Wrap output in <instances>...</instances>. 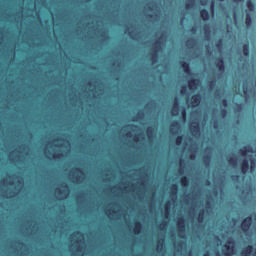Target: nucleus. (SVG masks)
Wrapping results in <instances>:
<instances>
[{"label":"nucleus","instance_id":"nucleus-1","mask_svg":"<svg viewBox=\"0 0 256 256\" xmlns=\"http://www.w3.org/2000/svg\"><path fill=\"white\" fill-rule=\"evenodd\" d=\"M82 237L81 240H76L73 244L69 245V251L72 256H83V248L79 245V243H85L83 240V234L81 232L76 231L72 234V237Z\"/></svg>","mask_w":256,"mask_h":256},{"label":"nucleus","instance_id":"nucleus-2","mask_svg":"<svg viewBox=\"0 0 256 256\" xmlns=\"http://www.w3.org/2000/svg\"><path fill=\"white\" fill-rule=\"evenodd\" d=\"M69 177L72 181V183H76L77 185L83 183L85 181V172L81 170V168H73L69 172Z\"/></svg>","mask_w":256,"mask_h":256},{"label":"nucleus","instance_id":"nucleus-3","mask_svg":"<svg viewBox=\"0 0 256 256\" xmlns=\"http://www.w3.org/2000/svg\"><path fill=\"white\" fill-rule=\"evenodd\" d=\"M176 227L178 229V237L180 239H186V229H187V224L185 221V217L179 216L176 218Z\"/></svg>","mask_w":256,"mask_h":256},{"label":"nucleus","instance_id":"nucleus-4","mask_svg":"<svg viewBox=\"0 0 256 256\" xmlns=\"http://www.w3.org/2000/svg\"><path fill=\"white\" fill-rule=\"evenodd\" d=\"M61 188L55 189V194L57 196V199L59 201H64V199H67L69 197V193H71V190L69 189V185L67 184H61Z\"/></svg>","mask_w":256,"mask_h":256},{"label":"nucleus","instance_id":"nucleus-5","mask_svg":"<svg viewBox=\"0 0 256 256\" xmlns=\"http://www.w3.org/2000/svg\"><path fill=\"white\" fill-rule=\"evenodd\" d=\"M223 253L225 256H231L235 253V242L229 240L223 246Z\"/></svg>","mask_w":256,"mask_h":256},{"label":"nucleus","instance_id":"nucleus-6","mask_svg":"<svg viewBox=\"0 0 256 256\" xmlns=\"http://www.w3.org/2000/svg\"><path fill=\"white\" fill-rule=\"evenodd\" d=\"M190 133L193 137H201V126L199 122L194 121L189 125Z\"/></svg>","mask_w":256,"mask_h":256},{"label":"nucleus","instance_id":"nucleus-7","mask_svg":"<svg viewBox=\"0 0 256 256\" xmlns=\"http://www.w3.org/2000/svg\"><path fill=\"white\" fill-rule=\"evenodd\" d=\"M251 225H253V217L248 216L241 223L243 233H247L251 229Z\"/></svg>","mask_w":256,"mask_h":256},{"label":"nucleus","instance_id":"nucleus-8","mask_svg":"<svg viewBox=\"0 0 256 256\" xmlns=\"http://www.w3.org/2000/svg\"><path fill=\"white\" fill-rule=\"evenodd\" d=\"M187 103L190 107H199L201 104V94H195L191 97L190 101L187 99Z\"/></svg>","mask_w":256,"mask_h":256},{"label":"nucleus","instance_id":"nucleus-9","mask_svg":"<svg viewBox=\"0 0 256 256\" xmlns=\"http://www.w3.org/2000/svg\"><path fill=\"white\" fill-rule=\"evenodd\" d=\"M179 131H181V124L179 121H173L170 125L171 135H179Z\"/></svg>","mask_w":256,"mask_h":256},{"label":"nucleus","instance_id":"nucleus-10","mask_svg":"<svg viewBox=\"0 0 256 256\" xmlns=\"http://www.w3.org/2000/svg\"><path fill=\"white\" fill-rule=\"evenodd\" d=\"M179 193V186L177 184H172L170 189V198L173 203H177V194Z\"/></svg>","mask_w":256,"mask_h":256},{"label":"nucleus","instance_id":"nucleus-11","mask_svg":"<svg viewBox=\"0 0 256 256\" xmlns=\"http://www.w3.org/2000/svg\"><path fill=\"white\" fill-rule=\"evenodd\" d=\"M200 84H201V80H199V79H190L188 81V87H189L190 91H197Z\"/></svg>","mask_w":256,"mask_h":256},{"label":"nucleus","instance_id":"nucleus-12","mask_svg":"<svg viewBox=\"0 0 256 256\" xmlns=\"http://www.w3.org/2000/svg\"><path fill=\"white\" fill-rule=\"evenodd\" d=\"M212 153L208 152L206 155L202 157V161L206 167V169H209L211 167V158H212Z\"/></svg>","mask_w":256,"mask_h":256},{"label":"nucleus","instance_id":"nucleus-13","mask_svg":"<svg viewBox=\"0 0 256 256\" xmlns=\"http://www.w3.org/2000/svg\"><path fill=\"white\" fill-rule=\"evenodd\" d=\"M215 65L220 73H225V61L223 58L216 59Z\"/></svg>","mask_w":256,"mask_h":256},{"label":"nucleus","instance_id":"nucleus-14","mask_svg":"<svg viewBox=\"0 0 256 256\" xmlns=\"http://www.w3.org/2000/svg\"><path fill=\"white\" fill-rule=\"evenodd\" d=\"M126 33H128L130 39H132L133 41H139V39H140L139 32H135V31L131 30V28H127Z\"/></svg>","mask_w":256,"mask_h":256},{"label":"nucleus","instance_id":"nucleus-15","mask_svg":"<svg viewBox=\"0 0 256 256\" xmlns=\"http://www.w3.org/2000/svg\"><path fill=\"white\" fill-rule=\"evenodd\" d=\"M143 119H145V112H143V110H140L136 113L135 116H133L132 121L134 123H137V121H143Z\"/></svg>","mask_w":256,"mask_h":256},{"label":"nucleus","instance_id":"nucleus-16","mask_svg":"<svg viewBox=\"0 0 256 256\" xmlns=\"http://www.w3.org/2000/svg\"><path fill=\"white\" fill-rule=\"evenodd\" d=\"M146 135L149 141H153V139H155V128H153V126L148 127L146 129Z\"/></svg>","mask_w":256,"mask_h":256},{"label":"nucleus","instance_id":"nucleus-17","mask_svg":"<svg viewBox=\"0 0 256 256\" xmlns=\"http://www.w3.org/2000/svg\"><path fill=\"white\" fill-rule=\"evenodd\" d=\"M203 31L206 41H209V39H211V26H209V24H205L203 26Z\"/></svg>","mask_w":256,"mask_h":256},{"label":"nucleus","instance_id":"nucleus-18","mask_svg":"<svg viewBox=\"0 0 256 256\" xmlns=\"http://www.w3.org/2000/svg\"><path fill=\"white\" fill-rule=\"evenodd\" d=\"M239 153L242 155V157H247L248 153H253V147L245 146L239 150Z\"/></svg>","mask_w":256,"mask_h":256},{"label":"nucleus","instance_id":"nucleus-19","mask_svg":"<svg viewBox=\"0 0 256 256\" xmlns=\"http://www.w3.org/2000/svg\"><path fill=\"white\" fill-rule=\"evenodd\" d=\"M248 171H249V160L244 159L241 165V172L243 175H247Z\"/></svg>","mask_w":256,"mask_h":256},{"label":"nucleus","instance_id":"nucleus-20","mask_svg":"<svg viewBox=\"0 0 256 256\" xmlns=\"http://www.w3.org/2000/svg\"><path fill=\"white\" fill-rule=\"evenodd\" d=\"M184 73H186V75H193V72H191V67L189 66V63L185 62V61H181L180 62Z\"/></svg>","mask_w":256,"mask_h":256},{"label":"nucleus","instance_id":"nucleus-21","mask_svg":"<svg viewBox=\"0 0 256 256\" xmlns=\"http://www.w3.org/2000/svg\"><path fill=\"white\" fill-rule=\"evenodd\" d=\"M228 164L233 167V169H237V167L239 166V160L237 159V157H230L228 158Z\"/></svg>","mask_w":256,"mask_h":256},{"label":"nucleus","instance_id":"nucleus-22","mask_svg":"<svg viewBox=\"0 0 256 256\" xmlns=\"http://www.w3.org/2000/svg\"><path fill=\"white\" fill-rule=\"evenodd\" d=\"M185 45L188 49H194L197 47V40H195V38L188 39Z\"/></svg>","mask_w":256,"mask_h":256},{"label":"nucleus","instance_id":"nucleus-23","mask_svg":"<svg viewBox=\"0 0 256 256\" xmlns=\"http://www.w3.org/2000/svg\"><path fill=\"white\" fill-rule=\"evenodd\" d=\"M133 231L135 235H140L141 231H143V224L141 222H135Z\"/></svg>","mask_w":256,"mask_h":256},{"label":"nucleus","instance_id":"nucleus-24","mask_svg":"<svg viewBox=\"0 0 256 256\" xmlns=\"http://www.w3.org/2000/svg\"><path fill=\"white\" fill-rule=\"evenodd\" d=\"M163 247H165V238L158 240L157 246H156L157 253H162Z\"/></svg>","mask_w":256,"mask_h":256},{"label":"nucleus","instance_id":"nucleus-25","mask_svg":"<svg viewBox=\"0 0 256 256\" xmlns=\"http://www.w3.org/2000/svg\"><path fill=\"white\" fill-rule=\"evenodd\" d=\"M251 253H253V246L248 245L241 251L242 256H251Z\"/></svg>","mask_w":256,"mask_h":256},{"label":"nucleus","instance_id":"nucleus-26","mask_svg":"<svg viewBox=\"0 0 256 256\" xmlns=\"http://www.w3.org/2000/svg\"><path fill=\"white\" fill-rule=\"evenodd\" d=\"M200 17L201 19H203V21H209L210 19L209 11H207V9H202L200 11Z\"/></svg>","mask_w":256,"mask_h":256},{"label":"nucleus","instance_id":"nucleus-27","mask_svg":"<svg viewBox=\"0 0 256 256\" xmlns=\"http://www.w3.org/2000/svg\"><path fill=\"white\" fill-rule=\"evenodd\" d=\"M15 181V175L13 176H8L7 179H3L1 181V183H4L6 185H10V186H13L14 185V182Z\"/></svg>","mask_w":256,"mask_h":256},{"label":"nucleus","instance_id":"nucleus-28","mask_svg":"<svg viewBox=\"0 0 256 256\" xmlns=\"http://www.w3.org/2000/svg\"><path fill=\"white\" fill-rule=\"evenodd\" d=\"M171 201H167L164 205V211H165V217H169V214L171 213Z\"/></svg>","mask_w":256,"mask_h":256},{"label":"nucleus","instance_id":"nucleus-29","mask_svg":"<svg viewBox=\"0 0 256 256\" xmlns=\"http://www.w3.org/2000/svg\"><path fill=\"white\" fill-rule=\"evenodd\" d=\"M198 223H203V221H205V209H201L198 213V219H197Z\"/></svg>","mask_w":256,"mask_h":256},{"label":"nucleus","instance_id":"nucleus-30","mask_svg":"<svg viewBox=\"0 0 256 256\" xmlns=\"http://www.w3.org/2000/svg\"><path fill=\"white\" fill-rule=\"evenodd\" d=\"M253 24V19L251 18V13L246 14V27L249 29Z\"/></svg>","mask_w":256,"mask_h":256},{"label":"nucleus","instance_id":"nucleus-31","mask_svg":"<svg viewBox=\"0 0 256 256\" xmlns=\"http://www.w3.org/2000/svg\"><path fill=\"white\" fill-rule=\"evenodd\" d=\"M154 47H158L161 49L163 47V35H161L154 43Z\"/></svg>","mask_w":256,"mask_h":256},{"label":"nucleus","instance_id":"nucleus-32","mask_svg":"<svg viewBox=\"0 0 256 256\" xmlns=\"http://www.w3.org/2000/svg\"><path fill=\"white\" fill-rule=\"evenodd\" d=\"M182 187H187L189 185V178L187 176H184L180 179Z\"/></svg>","mask_w":256,"mask_h":256},{"label":"nucleus","instance_id":"nucleus-33","mask_svg":"<svg viewBox=\"0 0 256 256\" xmlns=\"http://www.w3.org/2000/svg\"><path fill=\"white\" fill-rule=\"evenodd\" d=\"M171 115L173 117H177V115H179V106H172Z\"/></svg>","mask_w":256,"mask_h":256},{"label":"nucleus","instance_id":"nucleus-34","mask_svg":"<svg viewBox=\"0 0 256 256\" xmlns=\"http://www.w3.org/2000/svg\"><path fill=\"white\" fill-rule=\"evenodd\" d=\"M243 53L245 57H249V43L243 45Z\"/></svg>","mask_w":256,"mask_h":256},{"label":"nucleus","instance_id":"nucleus-35","mask_svg":"<svg viewBox=\"0 0 256 256\" xmlns=\"http://www.w3.org/2000/svg\"><path fill=\"white\" fill-rule=\"evenodd\" d=\"M195 7V2H186L185 8L187 11H191V9H194Z\"/></svg>","mask_w":256,"mask_h":256},{"label":"nucleus","instance_id":"nucleus-36","mask_svg":"<svg viewBox=\"0 0 256 256\" xmlns=\"http://www.w3.org/2000/svg\"><path fill=\"white\" fill-rule=\"evenodd\" d=\"M216 86H217V81H215V80H211V81L208 83V87H209L210 91H213Z\"/></svg>","mask_w":256,"mask_h":256},{"label":"nucleus","instance_id":"nucleus-37","mask_svg":"<svg viewBox=\"0 0 256 256\" xmlns=\"http://www.w3.org/2000/svg\"><path fill=\"white\" fill-rule=\"evenodd\" d=\"M246 5H247V8L249 9V11H255V4H253V2L251 0H248Z\"/></svg>","mask_w":256,"mask_h":256},{"label":"nucleus","instance_id":"nucleus-38","mask_svg":"<svg viewBox=\"0 0 256 256\" xmlns=\"http://www.w3.org/2000/svg\"><path fill=\"white\" fill-rule=\"evenodd\" d=\"M117 213H121V210L115 211L114 209H110L106 211V215L109 216H113V215H117Z\"/></svg>","mask_w":256,"mask_h":256},{"label":"nucleus","instance_id":"nucleus-39","mask_svg":"<svg viewBox=\"0 0 256 256\" xmlns=\"http://www.w3.org/2000/svg\"><path fill=\"white\" fill-rule=\"evenodd\" d=\"M158 229H160V231H167V222H162L158 225Z\"/></svg>","mask_w":256,"mask_h":256},{"label":"nucleus","instance_id":"nucleus-40","mask_svg":"<svg viewBox=\"0 0 256 256\" xmlns=\"http://www.w3.org/2000/svg\"><path fill=\"white\" fill-rule=\"evenodd\" d=\"M151 61H152L153 65H155V63H157L159 61V54L153 53L151 56Z\"/></svg>","mask_w":256,"mask_h":256},{"label":"nucleus","instance_id":"nucleus-41","mask_svg":"<svg viewBox=\"0 0 256 256\" xmlns=\"http://www.w3.org/2000/svg\"><path fill=\"white\" fill-rule=\"evenodd\" d=\"M179 175H185V169L183 168V159H180V168L178 170Z\"/></svg>","mask_w":256,"mask_h":256},{"label":"nucleus","instance_id":"nucleus-42","mask_svg":"<svg viewBox=\"0 0 256 256\" xmlns=\"http://www.w3.org/2000/svg\"><path fill=\"white\" fill-rule=\"evenodd\" d=\"M216 47L217 49H219V51L223 50V39H219L216 43Z\"/></svg>","mask_w":256,"mask_h":256},{"label":"nucleus","instance_id":"nucleus-43","mask_svg":"<svg viewBox=\"0 0 256 256\" xmlns=\"http://www.w3.org/2000/svg\"><path fill=\"white\" fill-rule=\"evenodd\" d=\"M140 137H142V139H145V137L143 136V134H136V135L133 136V141H134L135 143H139Z\"/></svg>","mask_w":256,"mask_h":256},{"label":"nucleus","instance_id":"nucleus-44","mask_svg":"<svg viewBox=\"0 0 256 256\" xmlns=\"http://www.w3.org/2000/svg\"><path fill=\"white\" fill-rule=\"evenodd\" d=\"M181 95H189V91L187 90V86H182L180 90Z\"/></svg>","mask_w":256,"mask_h":256},{"label":"nucleus","instance_id":"nucleus-45","mask_svg":"<svg viewBox=\"0 0 256 256\" xmlns=\"http://www.w3.org/2000/svg\"><path fill=\"white\" fill-rule=\"evenodd\" d=\"M243 93H244V95H248V93H249V88H247V82H244L243 83Z\"/></svg>","mask_w":256,"mask_h":256},{"label":"nucleus","instance_id":"nucleus-46","mask_svg":"<svg viewBox=\"0 0 256 256\" xmlns=\"http://www.w3.org/2000/svg\"><path fill=\"white\" fill-rule=\"evenodd\" d=\"M220 115H221L222 119H225V117H227V109H225V108L221 109Z\"/></svg>","mask_w":256,"mask_h":256},{"label":"nucleus","instance_id":"nucleus-47","mask_svg":"<svg viewBox=\"0 0 256 256\" xmlns=\"http://www.w3.org/2000/svg\"><path fill=\"white\" fill-rule=\"evenodd\" d=\"M182 119L184 123L187 121V110L185 108L182 109Z\"/></svg>","mask_w":256,"mask_h":256},{"label":"nucleus","instance_id":"nucleus-48","mask_svg":"<svg viewBox=\"0 0 256 256\" xmlns=\"http://www.w3.org/2000/svg\"><path fill=\"white\" fill-rule=\"evenodd\" d=\"M63 157L62 152L54 153L53 154V159H61Z\"/></svg>","mask_w":256,"mask_h":256},{"label":"nucleus","instance_id":"nucleus-49","mask_svg":"<svg viewBox=\"0 0 256 256\" xmlns=\"http://www.w3.org/2000/svg\"><path fill=\"white\" fill-rule=\"evenodd\" d=\"M183 143V136H177L176 138V145L179 147Z\"/></svg>","mask_w":256,"mask_h":256},{"label":"nucleus","instance_id":"nucleus-50","mask_svg":"<svg viewBox=\"0 0 256 256\" xmlns=\"http://www.w3.org/2000/svg\"><path fill=\"white\" fill-rule=\"evenodd\" d=\"M148 9L150 11H155V9H157V4L156 3L149 4Z\"/></svg>","mask_w":256,"mask_h":256},{"label":"nucleus","instance_id":"nucleus-51","mask_svg":"<svg viewBox=\"0 0 256 256\" xmlns=\"http://www.w3.org/2000/svg\"><path fill=\"white\" fill-rule=\"evenodd\" d=\"M213 128L214 129H219V120H217V119L213 120Z\"/></svg>","mask_w":256,"mask_h":256},{"label":"nucleus","instance_id":"nucleus-52","mask_svg":"<svg viewBox=\"0 0 256 256\" xmlns=\"http://www.w3.org/2000/svg\"><path fill=\"white\" fill-rule=\"evenodd\" d=\"M153 53L156 54V55H159V53L161 52V48L157 47V46H154L153 47Z\"/></svg>","mask_w":256,"mask_h":256},{"label":"nucleus","instance_id":"nucleus-53","mask_svg":"<svg viewBox=\"0 0 256 256\" xmlns=\"http://www.w3.org/2000/svg\"><path fill=\"white\" fill-rule=\"evenodd\" d=\"M183 245H185L183 242H178L176 244V248L179 249V251L183 250Z\"/></svg>","mask_w":256,"mask_h":256},{"label":"nucleus","instance_id":"nucleus-54","mask_svg":"<svg viewBox=\"0 0 256 256\" xmlns=\"http://www.w3.org/2000/svg\"><path fill=\"white\" fill-rule=\"evenodd\" d=\"M0 195L2 197H5L6 199H9V197H11V195L10 196L7 195V191L6 190H2Z\"/></svg>","mask_w":256,"mask_h":256},{"label":"nucleus","instance_id":"nucleus-55","mask_svg":"<svg viewBox=\"0 0 256 256\" xmlns=\"http://www.w3.org/2000/svg\"><path fill=\"white\" fill-rule=\"evenodd\" d=\"M173 107H179V98H178V97H175V98H174Z\"/></svg>","mask_w":256,"mask_h":256},{"label":"nucleus","instance_id":"nucleus-56","mask_svg":"<svg viewBox=\"0 0 256 256\" xmlns=\"http://www.w3.org/2000/svg\"><path fill=\"white\" fill-rule=\"evenodd\" d=\"M250 171L251 172L255 171V160H251Z\"/></svg>","mask_w":256,"mask_h":256},{"label":"nucleus","instance_id":"nucleus-57","mask_svg":"<svg viewBox=\"0 0 256 256\" xmlns=\"http://www.w3.org/2000/svg\"><path fill=\"white\" fill-rule=\"evenodd\" d=\"M128 127L132 130L135 131V129H138V126L135 124H129Z\"/></svg>","mask_w":256,"mask_h":256},{"label":"nucleus","instance_id":"nucleus-58","mask_svg":"<svg viewBox=\"0 0 256 256\" xmlns=\"http://www.w3.org/2000/svg\"><path fill=\"white\" fill-rule=\"evenodd\" d=\"M210 9L212 13H215V2H211Z\"/></svg>","mask_w":256,"mask_h":256},{"label":"nucleus","instance_id":"nucleus-59","mask_svg":"<svg viewBox=\"0 0 256 256\" xmlns=\"http://www.w3.org/2000/svg\"><path fill=\"white\" fill-rule=\"evenodd\" d=\"M222 105H223V107H228L229 102L227 101V99L222 100Z\"/></svg>","mask_w":256,"mask_h":256},{"label":"nucleus","instance_id":"nucleus-60","mask_svg":"<svg viewBox=\"0 0 256 256\" xmlns=\"http://www.w3.org/2000/svg\"><path fill=\"white\" fill-rule=\"evenodd\" d=\"M190 32L192 33V35H196L197 34V28L196 27H192L190 29Z\"/></svg>","mask_w":256,"mask_h":256},{"label":"nucleus","instance_id":"nucleus-61","mask_svg":"<svg viewBox=\"0 0 256 256\" xmlns=\"http://www.w3.org/2000/svg\"><path fill=\"white\" fill-rule=\"evenodd\" d=\"M207 3H209V0H200V4L205 7V5H207Z\"/></svg>","mask_w":256,"mask_h":256},{"label":"nucleus","instance_id":"nucleus-62","mask_svg":"<svg viewBox=\"0 0 256 256\" xmlns=\"http://www.w3.org/2000/svg\"><path fill=\"white\" fill-rule=\"evenodd\" d=\"M189 197H191V194L185 195V198H184L185 203H189Z\"/></svg>","mask_w":256,"mask_h":256},{"label":"nucleus","instance_id":"nucleus-63","mask_svg":"<svg viewBox=\"0 0 256 256\" xmlns=\"http://www.w3.org/2000/svg\"><path fill=\"white\" fill-rule=\"evenodd\" d=\"M231 179H232V181H238L239 180V175H232Z\"/></svg>","mask_w":256,"mask_h":256},{"label":"nucleus","instance_id":"nucleus-64","mask_svg":"<svg viewBox=\"0 0 256 256\" xmlns=\"http://www.w3.org/2000/svg\"><path fill=\"white\" fill-rule=\"evenodd\" d=\"M18 245L21 246V250L27 248V245H25V243H23V242H18Z\"/></svg>","mask_w":256,"mask_h":256}]
</instances>
